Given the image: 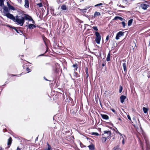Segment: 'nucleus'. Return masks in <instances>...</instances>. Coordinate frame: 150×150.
I'll list each match as a JSON object with an SVG mask.
<instances>
[{
    "label": "nucleus",
    "instance_id": "1",
    "mask_svg": "<svg viewBox=\"0 0 150 150\" xmlns=\"http://www.w3.org/2000/svg\"><path fill=\"white\" fill-rule=\"evenodd\" d=\"M27 14H24L23 16H15L13 22L17 24L22 26L25 23V20H27Z\"/></svg>",
    "mask_w": 150,
    "mask_h": 150
},
{
    "label": "nucleus",
    "instance_id": "2",
    "mask_svg": "<svg viewBox=\"0 0 150 150\" xmlns=\"http://www.w3.org/2000/svg\"><path fill=\"white\" fill-rule=\"evenodd\" d=\"M104 133L102 134L103 138L104 139V142H105L107 140V139H110L111 138L110 135L111 132L110 131H104L103 132Z\"/></svg>",
    "mask_w": 150,
    "mask_h": 150
},
{
    "label": "nucleus",
    "instance_id": "3",
    "mask_svg": "<svg viewBox=\"0 0 150 150\" xmlns=\"http://www.w3.org/2000/svg\"><path fill=\"white\" fill-rule=\"evenodd\" d=\"M95 35L96 38L95 39V41L98 44H100L101 39V36L100 35L98 32L96 31L95 32Z\"/></svg>",
    "mask_w": 150,
    "mask_h": 150
},
{
    "label": "nucleus",
    "instance_id": "4",
    "mask_svg": "<svg viewBox=\"0 0 150 150\" xmlns=\"http://www.w3.org/2000/svg\"><path fill=\"white\" fill-rule=\"evenodd\" d=\"M124 32L122 31H119L116 34L115 37V39L117 40L119 39V38L124 35Z\"/></svg>",
    "mask_w": 150,
    "mask_h": 150
},
{
    "label": "nucleus",
    "instance_id": "5",
    "mask_svg": "<svg viewBox=\"0 0 150 150\" xmlns=\"http://www.w3.org/2000/svg\"><path fill=\"white\" fill-rule=\"evenodd\" d=\"M5 16L8 18H9L13 21L14 20L15 17L12 14L10 13H7L6 14Z\"/></svg>",
    "mask_w": 150,
    "mask_h": 150
},
{
    "label": "nucleus",
    "instance_id": "6",
    "mask_svg": "<svg viewBox=\"0 0 150 150\" xmlns=\"http://www.w3.org/2000/svg\"><path fill=\"white\" fill-rule=\"evenodd\" d=\"M21 28V27H14L13 29L16 31V32L18 34H20V35H22L23 33V31L20 30V28Z\"/></svg>",
    "mask_w": 150,
    "mask_h": 150
},
{
    "label": "nucleus",
    "instance_id": "7",
    "mask_svg": "<svg viewBox=\"0 0 150 150\" xmlns=\"http://www.w3.org/2000/svg\"><path fill=\"white\" fill-rule=\"evenodd\" d=\"M122 61L124 62L122 64L125 73H126L127 72V64L125 59H123Z\"/></svg>",
    "mask_w": 150,
    "mask_h": 150
},
{
    "label": "nucleus",
    "instance_id": "8",
    "mask_svg": "<svg viewBox=\"0 0 150 150\" xmlns=\"http://www.w3.org/2000/svg\"><path fill=\"white\" fill-rule=\"evenodd\" d=\"M27 20H28L29 21H32L33 24L35 23V21L33 20L32 17L28 14H27Z\"/></svg>",
    "mask_w": 150,
    "mask_h": 150
},
{
    "label": "nucleus",
    "instance_id": "9",
    "mask_svg": "<svg viewBox=\"0 0 150 150\" xmlns=\"http://www.w3.org/2000/svg\"><path fill=\"white\" fill-rule=\"evenodd\" d=\"M25 4L24 5L25 8H28L29 7V1L28 0H24Z\"/></svg>",
    "mask_w": 150,
    "mask_h": 150
},
{
    "label": "nucleus",
    "instance_id": "10",
    "mask_svg": "<svg viewBox=\"0 0 150 150\" xmlns=\"http://www.w3.org/2000/svg\"><path fill=\"white\" fill-rule=\"evenodd\" d=\"M7 5L9 10H11L13 11L16 10L15 8L11 6L8 2H7Z\"/></svg>",
    "mask_w": 150,
    "mask_h": 150
},
{
    "label": "nucleus",
    "instance_id": "11",
    "mask_svg": "<svg viewBox=\"0 0 150 150\" xmlns=\"http://www.w3.org/2000/svg\"><path fill=\"white\" fill-rule=\"evenodd\" d=\"M12 139L11 137H10L8 139V142H7V145H8V147L7 148H9L10 147V145L12 143Z\"/></svg>",
    "mask_w": 150,
    "mask_h": 150
},
{
    "label": "nucleus",
    "instance_id": "12",
    "mask_svg": "<svg viewBox=\"0 0 150 150\" xmlns=\"http://www.w3.org/2000/svg\"><path fill=\"white\" fill-rule=\"evenodd\" d=\"M61 9L62 11H65L67 10V9H68V7L65 4H63L61 6Z\"/></svg>",
    "mask_w": 150,
    "mask_h": 150
},
{
    "label": "nucleus",
    "instance_id": "13",
    "mask_svg": "<svg viewBox=\"0 0 150 150\" xmlns=\"http://www.w3.org/2000/svg\"><path fill=\"white\" fill-rule=\"evenodd\" d=\"M149 5L145 4H141V8L144 10H146Z\"/></svg>",
    "mask_w": 150,
    "mask_h": 150
},
{
    "label": "nucleus",
    "instance_id": "14",
    "mask_svg": "<svg viewBox=\"0 0 150 150\" xmlns=\"http://www.w3.org/2000/svg\"><path fill=\"white\" fill-rule=\"evenodd\" d=\"M136 7L135 8V10L136 11L139 12L140 10L141 4L140 3H138L137 4Z\"/></svg>",
    "mask_w": 150,
    "mask_h": 150
},
{
    "label": "nucleus",
    "instance_id": "15",
    "mask_svg": "<svg viewBox=\"0 0 150 150\" xmlns=\"http://www.w3.org/2000/svg\"><path fill=\"white\" fill-rule=\"evenodd\" d=\"M101 16V14L99 12L96 11L94 13V16L93 17L95 18H98L99 16Z\"/></svg>",
    "mask_w": 150,
    "mask_h": 150
},
{
    "label": "nucleus",
    "instance_id": "16",
    "mask_svg": "<svg viewBox=\"0 0 150 150\" xmlns=\"http://www.w3.org/2000/svg\"><path fill=\"white\" fill-rule=\"evenodd\" d=\"M3 10H4V13H8L9 12V8L8 7H7L5 6H3Z\"/></svg>",
    "mask_w": 150,
    "mask_h": 150
},
{
    "label": "nucleus",
    "instance_id": "17",
    "mask_svg": "<svg viewBox=\"0 0 150 150\" xmlns=\"http://www.w3.org/2000/svg\"><path fill=\"white\" fill-rule=\"evenodd\" d=\"M118 19H119L121 21H123V20H124L125 21V20L123 18L121 17L118 16H115L114 18L113 19V20L116 21V20H117Z\"/></svg>",
    "mask_w": 150,
    "mask_h": 150
},
{
    "label": "nucleus",
    "instance_id": "18",
    "mask_svg": "<svg viewBox=\"0 0 150 150\" xmlns=\"http://www.w3.org/2000/svg\"><path fill=\"white\" fill-rule=\"evenodd\" d=\"M126 98V97L125 96L122 95L121 96L120 98V102L122 103H123L124 102L125 99Z\"/></svg>",
    "mask_w": 150,
    "mask_h": 150
},
{
    "label": "nucleus",
    "instance_id": "19",
    "mask_svg": "<svg viewBox=\"0 0 150 150\" xmlns=\"http://www.w3.org/2000/svg\"><path fill=\"white\" fill-rule=\"evenodd\" d=\"M72 67L74 68V71H76L77 70L78 68V64H77L75 63L74 64L72 65Z\"/></svg>",
    "mask_w": 150,
    "mask_h": 150
},
{
    "label": "nucleus",
    "instance_id": "20",
    "mask_svg": "<svg viewBox=\"0 0 150 150\" xmlns=\"http://www.w3.org/2000/svg\"><path fill=\"white\" fill-rule=\"evenodd\" d=\"M36 26L32 24H30L28 25V28L29 29H33L36 27Z\"/></svg>",
    "mask_w": 150,
    "mask_h": 150
},
{
    "label": "nucleus",
    "instance_id": "21",
    "mask_svg": "<svg viewBox=\"0 0 150 150\" xmlns=\"http://www.w3.org/2000/svg\"><path fill=\"white\" fill-rule=\"evenodd\" d=\"M102 117L104 119L107 120L109 118V117L108 115H106L100 114Z\"/></svg>",
    "mask_w": 150,
    "mask_h": 150
},
{
    "label": "nucleus",
    "instance_id": "22",
    "mask_svg": "<svg viewBox=\"0 0 150 150\" xmlns=\"http://www.w3.org/2000/svg\"><path fill=\"white\" fill-rule=\"evenodd\" d=\"M134 0H122L123 2L127 4H130Z\"/></svg>",
    "mask_w": 150,
    "mask_h": 150
},
{
    "label": "nucleus",
    "instance_id": "23",
    "mask_svg": "<svg viewBox=\"0 0 150 150\" xmlns=\"http://www.w3.org/2000/svg\"><path fill=\"white\" fill-rule=\"evenodd\" d=\"M42 39L43 41L45 43V46H47V42L48 40L44 36H42Z\"/></svg>",
    "mask_w": 150,
    "mask_h": 150
},
{
    "label": "nucleus",
    "instance_id": "24",
    "mask_svg": "<svg viewBox=\"0 0 150 150\" xmlns=\"http://www.w3.org/2000/svg\"><path fill=\"white\" fill-rule=\"evenodd\" d=\"M88 147L89 148L90 150H94L95 149V146L92 144L88 146Z\"/></svg>",
    "mask_w": 150,
    "mask_h": 150
},
{
    "label": "nucleus",
    "instance_id": "25",
    "mask_svg": "<svg viewBox=\"0 0 150 150\" xmlns=\"http://www.w3.org/2000/svg\"><path fill=\"white\" fill-rule=\"evenodd\" d=\"M105 4H103L102 3H100L99 4H97L96 5H95L94 6V7H97V8H99L100 9V7H101L102 5H104Z\"/></svg>",
    "mask_w": 150,
    "mask_h": 150
},
{
    "label": "nucleus",
    "instance_id": "26",
    "mask_svg": "<svg viewBox=\"0 0 150 150\" xmlns=\"http://www.w3.org/2000/svg\"><path fill=\"white\" fill-rule=\"evenodd\" d=\"M79 73H78L76 71H74V76H75L76 78H78L80 76V75L79 74L80 73V72L79 71Z\"/></svg>",
    "mask_w": 150,
    "mask_h": 150
},
{
    "label": "nucleus",
    "instance_id": "27",
    "mask_svg": "<svg viewBox=\"0 0 150 150\" xmlns=\"http://www.w3.org/2000/svg\"><path fill=\"white\" fill-rule=\"evenodd\" d=\"M47 147L45 148V150H52V149L51 148V146L49 144L48 142H47Z\"/></svg>",
    "mask_w": 150,
    "mask_h": 150
},
{
    "label": "nucleus",
    "instance_id": "28",
    "mask_svg": "<svg viewBox=\"0 0 150 150\" xmlns=\"http://www.w3.org/2000/svg\"><path fill=\"white\" fill-rule=\"evenodd\" d=\"M85 71V72L86 74V79H88V77L89 76L88 68L87 67L86 68Z\"/></svg>",
    "mask_w": 150,
    "mask_h": 150
},
{
    "label": "nucleus",
    "instance_id": "29",
    "mask_svg": "<svg viewBox=\"0 0 150 150\" xmlns=\"http://www.w3.org/2000/svg\"><path fill=\"white\" fill-rule=\"evenodd\" d=\"M143 110L144 111V112L145 113H146L148 111L149 108L148 107H147V108L143 107Z\"/></svg>",
    "mask_w": 150,
    "mask_h": 150
},
{
    "label": "nucleus",
    "instance_id": "30",
    "mask_svg": "<svg viewBox=\"0 0 150 150\" xmlns=\"http://www.w3.org/2000/svg\"><path fill=\"white\" fill-rule=\"evenodd\" d=\"M113 150H121L120 148L119 145H117L115 146L113 149Z\"/></svg>",
    "mask_w": 150,
    "mask_h": 150
},
{
    "label": "nucleus",
    "instance_id": "31",
    "mask_svg": "<svg viewBox=\"0 0 150 150\" xmlns=\"http://www.w3.org/2000/svg\"><path fill=\"white\" fill-rule=\"evenodd\" d=\"M133 20L132 19H131L128 21V26H130L132 24Z\"/></svg>",
    "mask_w": 150,
    "mask_h": 150
},
{
    "label": "nucleus",
    "instance_id": "32",
    "mask_svg": "<svg viewBox=\"0 0 150 150\" xmlns=\"http://www.w3.org/2000/svg\"><path fill=\"white\" fill-rule=\"evenodd\" d=\"M106 60L107 61H109L110 60V52H109L107 55Z\"/></svg>",
    "mask_w": 150,
    "mask_h": 150
},
{
    "label": "nucleus",
    "instance_id": "33",
    "mask_svg": "<svg viewBox=\"0 0 150 150\" xmlns=\"http://www.w3.org/2000/svg\"><path fill=\"white\" fill-rule=\"evenodd\" d=\"M120 23L122 25L123 27L124 28H125V26L127 25L126 23H125L124 21H122Z\"/></svg>",
    "mask_w": 150,
    "mask_h": 150
},
{
    "label": "nucleus",
    "instance_id": "34",
    "mask_svg": "<svg viewBox=\"0 0 150 150\" xmlns=\"http://www.w3.org/2000/svg\"><path fill=\"white\" fill-rule=\"evenodd\" d=\"M54 72L56 74L58 73L59 71V69L58 68L55 67V69H54Z\"/></svg>",
    "mask_w": 150,
    "mask_h": 150
},
{
    "label": "nucleus",
    "instance_id": "35",
    "mask_svg": "<svg viewBox=\"0 0 150 150\" xmlns=\"http://www.w3.org/2000/svg\"><path fill=\"white\" fill-rule=\"evenodd\" d=\"M4 6V0H0V6L2 7Z\"/></svg>",
    "mask_w": 150,
    "mask_h": 150
},
{
    "label": "nucleus",
    "instance_id": "36",
    "mask_svg": "<svg viewBox=\"0 0 150 150\" xmlns=\"http://www.w3.org/2000/svg\"><path fill=\"white\" fill-rule=\"evenodd\" d=\"M141 134H142V135L144 136V137L145 139H146V134L143 131L142 129H141Z\"/></svg>",
    "mask_w": 150,
    "mask_h": 150
},
{
    "label": "nucleus",
    "instance_id": "37",
    "mask_svg": "<svg viewBox=\"0 0 150 150\" xmlns=\"http://www.w3.org/2000/svg\"><path fill=\"white\" fill-rule=\"evenodd\" d=\"M25 70L27 73H29L31 71V69L28 67L26 68Z\"/></svg>",
    "mask_w": 150,
    "mask_h": 150
},
{
    "label": "nucleus",
    "instance_id": "38",
    "mask_svg": "<svg viewBox=\"0 0 150 150\" xmlns=\"http://www.w3.org/2000/svg\"><path fill=\"white\" fill-rule=\"evenodd\" d=\"M88 9L87 8H85V9H81V11L83 13H85L86 12V10Z\"/></svg>",
    "mask_w": 150,
    "mask_h": 150
},
{
    "label": "nucleus",
    "instance_id": "39",
    "mask_svg": "<svg viewBox=\"0 0 150 150\" xmlns=\"http://www.w3.org/2000/svg\"><path fill=\"white\" fill-rule=\"evenodd\" d=\"M122 89H123V88H122V86L121 85L120 86L119 93H121Z\"/></svg>",
    "mask_w": 150,
    "mask_h": 150
},
{
    "label": "nucleus",
    "instance_id": "40",
    "mask_svg": "<svg viewBox=\"0 0 150 150\" xmlns=\"http://www.w3.org/2000/svg\"><path fill=\"white\" fill-rule=\"evenodd\" d=\"M37 5L39 6V7H41L43 5L42 3H40L38 4H37Z\"/></svg>",
    "mask_w": 150,
    "mask_h": 150
},
{
    "label": "nucleus",
    "instance_id": "41",
    "mask_svg": "<svg viewBox=\"0 0 150 150\" xmlns=\"http://www.w3.org/2000/svg\"><path fill=\"white\" fill-rule=\"evenodd\" d=\"M105 6L104 5H103L100 7V9L102 10H104L105 9Z\"/></svg>",
    "mask_w": 150,
    "mask_h": 150
},
{
    "label": "nucleus",
    "instance_id": "42",
    "mask_svg": "<svg viewBox=\"0 0 150 150\" xmlns=\"http://www.w3.org/2000/svg\"><path fill=\"white\" fill-rule=\"evenodd\" d=\"M110 110H111L112 112L115 114H117V112L115 111V110L114 109H113L111 107H110Z\"/></svg>",
    "mask_w": 150,
    "mask_h": 150
},
{
    "label": "nucleus",
    "instance_id": "43",
    "mask_svg": "<svg viewBox=\"0 0 150 150\" xmlns=\"http://www.w3.org/2000/svg\"><path fill=\"white\" fill-rule=\"evenodd\" d=\"M91 134L93 135H95L97 136H98L99 135V134L97 132H93Z\"/></svg>",
    "mask_w": 150,
    "mask_h": 150
},
{
    "label": "nucleus",
    "instance_id": "44",
    "mask_svg": "<svg viewBox=\"0 0 150 150\" xmlns=\"http://www.w3.org/2000/svg\"><path fill=\"white\" fill-rule=\"evenodd\" d=\"M92 28L95 30L98 31V28L96 26H93Z\"/></svg>",
    "mask_w": 150,
    "mask_h": 150
},
{
    "label": "nucleus",
    "instance_id": "45",
    "mask_svg": "<svg viewBox=\"0 0 150 150\" xmlns=\"http://www.w3.org/2000/svg\"><path fill=\"white\" fill-rule=\"evenodd\" d=\"M46 46V50L45 52V54L48 51V50H49V48L48 47L47 45V46Z\"/></svg>",
    "mask_w": 150,
    "mask_h": 150
},
{
    "label": "nucleus",
    "instance_id": "46",
    "mask_svg": "<svg viewBox=\"0 0 150 150\" xmlns=\"http://www.w3.org/2000/svg\"><path fill=\"white\" fill-rule=\"evenodd\" d=\"M118 120L120 121V122L122 123V119H121V118L119 116H118Z\"/></svg>",
    "mask_w": 150,
    "mask_h": 150
},
{
    "label": "nucleus",
    "instance_id": "47",
    "mask_svg": "<svg viewBox=\"0 0 150 150\" xmlns=\"http://www.w3.org/2000/svg\"><path fill=\"white\" fill-rule=\"evenodd\" d=\"M137 136L139 139V142H141V139H140V137H139V136L138 134H137Z\"/></svg>",
    "mask_w": 150,
    "mask_h": 150
},
{
    "label": "nucleus",
    "instance_id": "48",
    "mask_svg": "<svg viewBox=\"0 0 150 150\" xmlns=\"http://www.w3.org/2000/svg\"><path fill=\"white\" fill-rule=\"evenodd\" d=\"M8 26L10 28H11L13 29V28H14V27H15L13 26L12 25H8Z\"/></svg>",
    "mask_w": 150,
    "mask_h": 150
},
{
    "label": "nucleus",
    "instance_id": "49",
    "mask_svg": "<svg viewBox=\"0 0 150 150\" xmlns=\"http://www.w3.org/2000/svg\"><path fill=\"white\" fill-rule=\"evenodd\" d=\"M109 39V35H108V36H107V37H106L105 40L106 41H108V40Z\"/></svg>",
    "mask_w": 150,
    "mask_h": 150
},
{
    "label": "nucleus",
    "instance_id": "50",
    "mask_svg": "<svg viewBox=\"0 0 150 150\" xmlns=\"http://www.w3.org/2000/svg\"><path fill=\"white\" fill-rule=\"evenodd\" d=\"M127 118H128V119L129 120H131V117H130V116L129 115H127Z\"/></svg>",
    "mask_w": 150,
    "mask_h": 150
},
{
    "label": "nucleus",
    "instance_id": "51",
    "mask_svg": "<svg viewBox=\"0 0 150 150\" xmlns=\"http://www.w3.org/2000/svg\"><path fill=\"white\" fill-rule=\"evenodd\" d=\"M26 66H27V65H25V64H23V69H25V67H26Z\"/></svg>",
    "mask_w": 150,
    "mask_h": 150
},
{
    "label": "nucleus",
    "instance_id": "52",
    "mask_svg": "<svg viewBox=\"0 0 150 150\" xmlns=\"http://www.w3.org/2000/svg\"><path fill=\"white\" fill-rule=\"evenodd\" d=\"M18 2L20 4H21L22 2V0H17Z\"/></svg>",
    "mask_w": 150,
    "mask_h": 150
},
{
    "label": "nucleus",
    "instance_id": "53",
    "mask_svg": "<svg viewBox=\"0 0 150 150\" xmlns=\"http://www.w3.org/2000/svg\"><path fill=\"white\" fill-rule=\"evenodd\" d=\"M62 95L63 96V99H65V96L64 93L62 94Z\"/></svg>",
    "mask_w": 150,
    "mask_h": 150
},
{
    "label": "nucleus",
    "instance_id": "54",
    "mask_svg": "<svg viewBox=\"0 0 150 150\" xmlns=\"http://www.w3.org/2000/svg\"><path fill=\"white\" fill-rule=\"evenodd\" d=\"M10 76H11V77H12V76H16V75H14V74H11L10 75Z\"/></svg>",
    "mask_w": 150,
    "mask_h": 150
},
{
    "label": "nucleus",
    "instance_id": "55",
    "mask_svg": "<svg viewBox=\"0 0 150 150\" xmlns=\"http://www.w3.org/2000/svg\"><path fill=\"white\" fill-rule=\"evenodd\" d=\"M16 150H21V149L20 148H19V146H18L17 147Z\"/></svg>",
    "mask_w": 150,
    "mask_h": 150
},
{
    "label": "nucleus",
    "instance_id": "56",
    "mask_svg": "<svg viewBox=\"0 0 150 150\" xmlns=\"http://www.w3.org/2000/svg\"><path fill=\"white\" fill-rule=\"evenodd\" d=\"M122 143L123 144H124V139L123 138V140H122Z\"/></svg>",
    "mask_w": 150,
    "mask_h": 150
},
{
    "label": "nucleus",
    "instance_id": "57",
    "mask_svg": "<svg viewBox=\"0 0 150 150\" xmlns=\"http://www.w3.org/2000/svg\"><path fill=\"white\" fill-rule=\"evenodd\" d=\"M146 150H150V148L149 147H147L146 148Z\"/></svg>",
    "mask_w": 150,
    "mask_h": 150
},
{
    "label": "nucleus",
    "instance_id": "58",
    "mask_svg": "<svg viewBox=\"0 0 150 150\" xmlns=\"http://www.w3.org/2000/svg\"><path fill=\"white\" fill-rule=\"evenodd\" d=\"M139 130V129L138 128H137V132H138V134H139L140 135V134L138 132Z\"/></svg>",
    "mask_w": 150,
    "mask_h": 150
},
{
    "label": "nucleus",
    "instance_id": "59",
    "mask_svg": "<svg viewBox=\"0 0 150 150\" xmlns=\"http://www.w3.org/2000/svg\"><path fill=\"white\" fill-rule=\"evenodd\" d=\"M139 127L140 128H141V125L140 124L139 125Z\"/></svg>",
    "mask_w": 150,
    "mask_h": 150
},
{
    "label": "nucleus",
    "instance_id": "60",
    "mask_svg": "<svg viewBox=\"0 0 150 150\" xmlns=\"http://www.w3.org/2000/svg\"><path fill=\"white\" fill-rule=\"evenodd\" d=\"M3 149L1 147H0V150H1V149H2V150Z\"/></svg>",
    "mask_w": 150,
    "mask_h": 150
},
{
    "label": "nucleus",
    "instance_id": "61",
    "mask_svg": "<svg viewBox=\"0 0 150 150\" xmlns=\"http://www.w3.org/2000/svg\"><path fill=\"white\" fill-rule=\"evenodd\" d=\"M102 66H104V64H102Z\"/></svg>",
    "mask_w": 150,
    "mask_h": 150
},
{
    "label": "nucleus",
    "instance_id": "62",
    "mask_svg": "<svg viewBox=\"0 0 150 150\" xmlns=\"http://www.w3.org/2000/svg\"><path fill=\"white\" fill-rule=\"evenodd\" d=\"M118 133H119V134H120V135H122V134H121L120 133V132H118Z\"/></svg>",
    "mask_w": 150,
    "mask_h": 150
},
{
    "label": "nucleus",
    "instance_id": "63",
    "mask_svg": "<svg viewBox=\"0 0 150 150\" xmlns=\"http://www.w3.org/2000/svg\"><path fill=\"white\" fill-rule=\"evenodd\" d=\"M117 43H116V47H117Z\"/></svg>",
    "mask_w": 150,
    "mask_h": 150
},
{
    "label": "nucleus",
    "instance_id": "64",
    "mask_svg": "<svg viewBox=\"0 0 150 150\" xmlns=\"http://www.w3.org/2000/svg\"><path fill=\"white\" fill-rule=\"evenodd\" d=\"M138 121H139V123H140V122H139V119H138Z\"/></svg>",
    "mask_w": 150,
    "mask_h": 150
}]
</instances>
